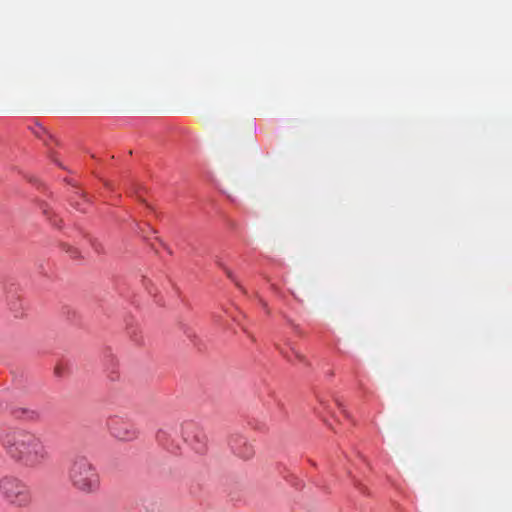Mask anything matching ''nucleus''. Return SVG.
I'll return each mask as SVG.
<instances>
[{"label":"nucleus","instance_id":"nucleus-9","mask_svg":"<svg viewBox=\"0 0 512 512\" xmlns=\"http://www.w3.org/2000/svg\"><path fill=\"white\" fill-rule=\"evenodd\" d=\"M71 256L72 257H77L78 256V251L76 249H73V251H71Z\"/></svg>","mask_w":512,"mask_h":512},{"label":"nucleus","instance_id":"nucleus-6","mask_svg":"<svg viewBox=\"0 0 512 512\" xmlns=\"http://www.w3.org/2000/svg\"><path fill=\"white\" fill-rule=\"evenodd\" d=\"M107 425L111 435L122 441H131L139 434L133 423L118 416L111 417Z\"/></svg>","mask_w":512,"mask_h":512},{"label":"nucleus","instance_id":"nucleus-7","mask_svg":"<svg viewBox=\"0 0 512 512\" xmlns=\"http://www.w3.org/2000/svg\"><path fill=\"white\" fill-rule=\"evenodd\" d=\"M234 452L239 458L249 460L254 456V447L245 439H239L234 446Z\"/></svg>","mask_w":512,"mask_h":512},{"label":"nucleus","instance_id":"nucleus-4","mask_svg":"<svg viewBox=\"0 0 512 512\" xmlns=\"http://www.w3.org/2000/svg\"><path fill=\"white\" fill-rule=\"evenodd\" d=\"M30 434L31 432L27 430L11 429L1 436V445L13 461L16 462Z\"/></svg>","mask_w":512,"mask_h":512},{"label":"nucleus","instance_id":"nucleus-2","mask_svg":"<svg viewBox=\"0 0 512 512\" xmlns=\"http://www.w3.org/2000/svg\"><path fill=\"white\" fill-rule=\"evenodd\" d=\"M0 497L14 509H27L33 503L30 486L14 475H4L0 478Z\"/></svg>","mask_w":512,"mask_h":512},{"label":"nucleus","instance_id":"nucleus-10","mask_svg":"<svg viewBox=\"0 0 512 512\" xmlns=\"http://www.w3.org/2000/svg\"><path fill=\"white\" fill-rule=\"evenodd\" d=\"M295 355H296V357H297L299 360H301V361H303V360H304V356H302L301 354H299V353L295 352Z\"/></svg>","mask_w":512,"mask_h":512},{"label":"nucleus","instance_id":"nucleus-1","mask_svg":"<svg viewBox=\"0 0 512 512\" xmlns=\"http://www.w3.org/2000/svg\"><path fill=\"white\" fill-rule=\"evenodd\" d=\"M67 478L72 488L82 495H93L100 489L99 472L85 456H76L71 460Z\"/></svg>","mask_w":512,"mask_h":512},{"label":"nucleus","instance_id":"nucleus-5","mask_svg":"<svg viewBox=\"0 0 512 512\" xmlns=\"http://www.w3.org/2000/svg\"><path fill=\"white\" fill-rule=\"evenodd\" d=\"M181 436L184 441L197 453H203L206 449V435L194 422H184L181 425Z\"/></svg>","mask_w":512,"mask_h":512},{"label":"nucleus","instance_id":"nucleus-11","mask_svg":"<svg viewBox=\"0 0 512 512\" xmlns=\"http://www.w3.org/2000/svg\"><path fill=\"white\" fill-rule=\"evenodd\" d=\"M226 273H227L228 277L232 278V275L229 271H227Z\"/></svg>","mask_w":512,"mask_h":512},{"label":"nucleus","instance_id":"nucleus-3","mask_svg":"<svg viewBox=\"0 0 512 512\" xmlns=\"http://www.w3.org/2000/svg\"><path fill=\"white\" fill-rule=\"evenodd\" d=\"M51 460V452L43 440L32 433L20 452L16 462L27 468H38Z\"/></svg>","mask_w":512,"mask_h":512},{"label":"nucleus","instance_id":"nucleus-8","mask_svg":"<svg viewBox=\"0 0 512 512\" xmlns=\"http://www.w3.org/2000/svg\"><path fill=\"white\" fill-rule=\"evenodd\" d=\"M14 415L17 418H21L24 420H34V419L38 418L37 412L30 410V409H26V408H21V409L15 410Z\"/></svg>","mask_w":512,"mask_h":512}]
</instances>
